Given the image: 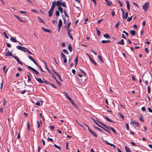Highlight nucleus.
Listing matches in <instances>:
<instances>
[{
	"mask_svg": "<svg viewBox=\"0 0 152 152\" xmlns=\"http://www.w3.org/2000/svg\"><path fill=\"white\" fill-rule=\"evenodd\" d=\"M106 3L107 4L108 6H110L112 5V3L111 1L108 0H105Z\"/></svg>",
	"mask_w": 152,
	"mask_h": 152,
	"instance_id": "17",
	"label": "nucleus"
},
{
	"mask_svg": "<svg viewBox=\"0 0 152 152\" xmlns=\"http://www.w3.org/2000/svg\"><path fill=\"white\" fill-rule=\"evenodd\" d=\"M43 102L42 101H39V102H37L36 104H42Z\"/></svg>",
	"mask_w": 152,
	"mask_h": 152,
	"instance_id": "41",
	"label": "nucleus"
},
{
	"mask_svg": "<svg viewBox=\"0 0 152 152\" xmlns=\"http://www.w3.org/2000/svg\"><path fill=\"white\" fill-rule=\"evenodd\" d=\"M100 128H101L102 129L104 130L105 131L107 132H108V133H110V132L109 131L108 129H107L104 128L103 126H102Z\"/></svg>",
	"mask_w": 152,
	"mask_h": 152,
	"instance_id": "25",
	"label": "nucleus"
},
{
	"mask_svg": "<svg viewBox=\"0 0 152 152\" xmlns=\"http://www.w3.org/2000/svg\"><path fill=\"white\" fill-rule=\"evenodd\" d=\"M130 32L132 35L133 36H135V32L134 30H131L130 31Z\"/></svg>",
	"mask_w": 152,
	"mask_h": 152,
	"instance_id": "27",
	"label": "nucleus"
},
{
	"mask_svg": "<svg viewBox=\"0 0 152 152\" xmlns=\"http://www.w3.org/2000/svg\"><path fill=\"white\" fill-rule=\"evenodd\" d=\"M63 19L64 20V24H66V21L65 18H63Z\"/></svg>",
	"mask_w": 152,
	"mask_h": 152,
	"instance_id": "60",
	"label": "nucleus"
},
{
	"mask_svg": "<svg viewBox=\"0 0 152 152\" xmlns=\"http://www.w3.org/2000/svg\"><path fill=\"white\" fill-rule=\"evenodd\" d=\"M119 21H118L117 23L115 25V28H116L117 29H118V27L119 26Z\"/></svg>",
	"mask_w": 152,
	"mask_h": 152,
	"instance_id": "40",
	"label": "nucleus"
},
{
	"mask_svg": "<svg viewBox=\"0 0 152 152\" xmlns=\"http://www.w3.org/2000/svg\"><path fill=\"white\" fill-rule=\"evenodd\" d=\"M44 64H45V66L46 68V69H47V70L48 71V72L50 74L51 73H52V72H51V71L49 69V68H48V67L47 66V64L46 63V62H45V61H44Z\"/></svg>",
	"mask_w": 152,
	"mask_h": 152,
	"instance_id": "10",
	"label": "nucleus"
},
{
	"mask_svg": "<svg viewBox=\"0 0 152 152\" xmlns=\"http://www.w3.org/2000/svg\"><path fill=\"white\" fill-rule=\"evenodd\" d=\"M53 11V10L50 9V10L48 11V13L49 14V17H50L52 15Z\"/></svg>",
	"mask_w": 152,
	"mask_h": 152,
	"instance_id": "16",
	"label": "nucleus"
},
{
	"mask_svg": "<svg viewBox=\"0 0 152 152\" xmlns=\"http://www.w3.org/2000/svg\"><path fill=\"white\" fill-rule=\"evenodd\" d=\"M13 57L15 59L17 60V61L18 63L20 64H21L22 65H23V63L19 59V58L16 56H13Z\"/></svg>",
	"mask_w": 152,
	"mask_h": 152,
	"instance_id": "8",
	"label": "nucleus"
},
{
	"mask_svg": "<svg viewBox=\"0 0 152 152\" xmlns=\"http://www.w3.org/2000/svg\"><path fill=\"white\" fill-rule=\"evenodd\" d=\"M35 78L36 80L40 83H44V81L42 80L41 78H37L35 77Z\"/></svg>",
	"mask_w": 152,
	"mask_h": 152,
	"instance_id": "11",
	"label": "nucleus"
},
{
	"mask_svg": "<svg viewBox=\"0 0 152 152\" xmlns=\"http://www.w3.org/2000/svg\"><path fill=\"white\" fill-rule=\"evenodd\" d=\"M78 56H77V57H76L75 60V64H77L78 62Z\"/></svg>",
	"mask_w": 152,
	"mask_h": 152,
	"instance_id": "36",
	"label": "nucleus"
},
{
	"mask_svg": "<svg viewBox=\"0 0 152 152\" xmlns=\"http://www.w3.org/2000/svg\"><path fill=\"white\" fill-rule=\"evenodd\" d=\"M147 89H148V93L149 94L151 92V89L150 88V86H149L147 87Z\"/></svg>",
	"mask_w": 152,
	"mask_h": 152,
	"instance_id": "51",
	"label": "nucleus"
},
{
	"mask_svg": "<svg viewBox=\"0 0 152 152\" xmlns=\"http://www.w3.org/2000/svg\"><path fill=\"white\" fill-rule=\"evenodd\" d=\"M126 3L127 5V9L129 10H130V4L129 1H128L127 0L126 1Z\"/></svg>",
	"mask_w": 152,
	"mask_h": 152,
	"instance_id": "19",
	"label": "nucleus"
},
{
	"mask_svg": "<svg viewBox=\"0 0 152 152\" xmlns=\"http://www.w3.org/2000/svg\"><path fill=\"white\" fill-rule=\"evenodd\" d=\"M149 6V3L148 2H146L143 4L142 6V9L145 12H146Z\"/></svg>",
	"mask_w": 152,
	"mask_h": 152,
	"instance_id": "4",
	"label": "nucleus"
},
{
	"mask_svg": "<svg viewBox=\"0 0 152 152\" xmlns=\"http://www.w3.org/2000/svg\"><path fill=\"white\" fill-rule=\"evenodd\" d=\"M98 58L99 59V60L103 63L104 62V61L102 60V58H101V56L100 55H99L98 56Z\"/></svg>",
	"mask_w": 152,
	"mask_h": 152,
	"instance_id": "47",
	"label": "nucleus"
},
{
	"mask_svg": "<svg viewBox=\"0 0 152 152\" xmlns=\"http://www.w3.org/2000/svg\"><path fill=\"white\" fill-rule=\"evenodd\" d=\"M50 128L51 130H53L55 129V127L54 126H52L50 127Z\"/></svg>",
	"mask_w": 152,
	"mask_h": 152,
	"instance_id": "55",
	"label": "nucleus"
},
{
	"mask_svg": "<svg viewBox=\"0 0 152 152\" xmlns=\"http://www.w3.org/2000/svg\"><path fill=\"white\" fill-rule=\"evenodd\" d=\"M12 55V53L10 51H7L5 54V56H11Z\"/></svg>",
	"mask_w": 152,
	"mask_h": 152,
	"instance_id": "13",
	"label": "nucleus"
},
{
	"mask_svg": "<svg viewBox=\"0 0 152 152\" xmlns=\"http://www.w3.org/2000/svg\"><path fill=\"white\" fill-rule=\"evenodd\" d=\"M28 56V58L31 60L32 61L34 59L33 58V57L31 56Z\"/></svg>",
	"mask_w": 152,
	"mask_h": 152,
	"instance_id": "64",
	"label": "nucleus"
},
{
	"mask_svg": "<svg viewBox=\"0 0 152 152\" xmlns=\"http://www.w3.org/2000/svg\"><path fill=\"white\" fill-rule=\"evenodd\" d=\"M104 37L108 39H110V37L107 34H106L104 35Z\"/></svg>",
	"mask_w": 152,
	"mask_h": 152,
	"instance_id": "26",
	"label": "nucleus"
},
{
	"mask_svg": "<svg viewBox=\"0 0 152 152\" xmlns=\"http://www.w3.org/2000/svg\"><path fill=\"white\" fill-rule=\"evenodd\" d=\"M26 91V90H24L23 91H20V93L22 94H24L25 92Z\"/></svg>",
	"mask_w": 152,
	"mask_h": 152,
	"instance_id": "62",
	"label": "nucleus"
},
{
	"mask_svg": "<svg viewBox=\"0 0 152 152\" xmlns=\"http://www.w3.org/2000/svg\"><path fill=\"white\" fill-rule=\"evenodd\" d=\"M58 10L60 12L62 13L63 12V9L62 8L61 6H58Z\"/></svg>",
	"mask_w": 152,
	"mask_h": 152,
	"instance_id": "33",
	"label": "nucleus"
},
{
	"mask_svg": "<svg viewBox=\"0 0 152 152\" xmlns=\"http://www.w3.org/2000/svg\"><path fill=\"white\" fill-rule=\"evenodd\" d=\"M68 35L72 40H73V37L71 34L70 32H68Z\"/></svg>",
	"mask_w": 152,
	"mask_h": 152,
	"instance_id": "39",
	"label": "nucleus"
},
{
	"mask_svg": "<svg viewBox=\"0 0 152 152\" xmlns=\"http://www.w3.org/2000/svg\"><path fill=\"white\" fill-rule=\"evenodd\" d=\"M91 119L93 120V121L98 126L100 127H101L102 126L99 124L94 118H91Z\"/></svg>",
	"mask_w": 152,
	"mask_h": 152,
	"instance_id": "24",
	"label": "nucleus"
},
{
	"mask_svg": "<svg viewBox=\"0 0 152 152\" xmlns=\"http://www.w3.org/2000/svg\"><path fill=\"white\" fill-rule=\"evenodd\" d=\"M62 20L61 19H60L58 21V31L59 32L60 31V29L61 28V27L62 26Z\"/></svg>",
	"mask_w": 152,
	"mask_h": 152,
	"instance_id": "7",
	"label": "nucleus"
},
{
	"mask_svg": "<svg viewBox=\"0 0 152 152\" xmlns=\"http://www.w3.org/2000/svg\"><path fill=\"white\" fill-rule=\"evenodd\" d=\"M38 18L39 20V21L41 23H45V22L41 18L39 17H38Z\"/></svg>",
	"mask_w": 152,
	"mask_h": 152,
	"instance_id": "45",
	"label": "nucleus"
},
{
	"mask_svg": "<svg viewBox=\"0 0 152 152\" xmlns=\"http://www.w3.org/2000/svg\"><path fill=\"white\" fill-rule=\"evenodd\" d=\"M108 145H110L111 146H112V147H113V148H115V145H114V144H111V143H108Z\"/></svg>",
	"mask_w": 152,
	"mask_h": 152,
	"instance_id": "53",
	"label": "nucleus"
},
{
	"mask_svg": "<svg viewBox=\"0 0 152 152\" xmlns=\"http://www.w3.org/2000/svg\"><path fill=\"white\" fill-rule=\"evenodd\" d=\"M14 16L16 17L17 18H18L19 20L22 23H25L26 22V21L25 20H23L21 19L19 16L15 15Z\"/></svg>",
	"mask_w": 152,
	"mask_h": 152,
	"instance_id": "12",
	"label": "nucleus"
},
{
	"mask_svg": "<svg viewBox=\"0 0 152 152\" xmlns=\"http://www.w3.org/2000/svg\"><path fill=\"white\" fill-rule=\"evenodd\" d=\"M92 1H93L94 3V7H96V0H91Z\"/></svg>",
	"mask_w": 152,
	"mask_h": 152,
	"instance_id": "54",
	"label": "nucleus"
},
{
	"mask_svg": "<svg viewBox=\"0 0 152 152\" xmlns=\"http://www.w3.org/2000/svg\"><path fill=\"white\" fill-rule=\"evenodd\" d=\"M27 128L28 129L29 131V130H30V124H29V122H28L27 123Z\"/></svg>",
	"mask_w": 152,
	"mask_h": 152,
	"instance_id": "48",
	"label": "nucleus"
},
{
	"mask_svg": "<svg viewBox=\"0 0 152 152\" xmlns=\"http://www.w3.org/2000/svg\"><path fill=\"white\" fill-rule=\"evenodd\" d=\"M64 94L65 96L66 97V98H67L68 97H69V95H68L67 92H64Z\"/></svg>",
	"mask_w": 152,
	"mask_h": 152,
	"instance_id": "52",
	"label": "nucleus"
},
{
	"mask_svg": "<svg viewBox=\"0 0 152 152\" xmlns=\"http://www.w3.org/2000/svg\"><path fill=\"white\" fill-rule=\"evenodd\" d=\"M98 121L100 124H101V125H103V126H104L107 129H111L114 134H117L116 131L114 129H113V128H112L111 127H108L105 124H103L102 123L100 122H99V121Z\"/></svg>",
	"mask_w": 152,
	"mask_h": 152,
	"instance_id": "3",
	"label": "nucleus"
},
{
	"mask_svg": "<svg viewBox=\"0 0 152 152\" xmlns=\"http://www.w3.org/2000/svg\"><path fill=\"white\" fill-rule=\"evenodd\" d=\"M96 31L98 34V35L99 36L100 35V31L98 30L97 28H96Z\"/></svg>",
	"mask_w": 152,
	"mask_h": 152,
	"instance_id": "46",
	"label": "nucleus"
},
{
	"mask_svg": "<svg viewBox=\"0 0 152 152\" xmlns=\"http://www.w3.org/2000/svg\"><path fill=\"white\" fill-rule=\"evenodd\" d=\"M42 29L43 30V31H44L45 32H50V30H48L47 29H46V28H45L44 27H42Z\"/></svg>",
	"mask_w": 152,
	"mask_h": 152,
	"instance_id": "23",
	"label": "nucleus"
},
{
	"mask_svg": "<svg viewBox=\"0 0 152 152\" xmlns=\"http://www.w3.org/2000/svg\"><path fill=\"white\" fill-rule=\"evenodd\" d=\"M110 42V41L109 40H102L101 42L102 43H105L107 42Z\"/></svg>",
	"mask_w": 152,
	"mask_h": 152,
	"instance_id": "34",
	"label": "nucleus"
},
{
	"mask_svg": "<svg viewBox=\"0 0 152 152\" xmlns=\"http://www.w3.org/2000/svg\"><path fill=\"white\" fill-rule=\"evenodd\" d=\"M117 2L119 4L121 7H122V3L119 0H117Z\"/></svg>",
	"mask_w": 152,
	"mask_h": 152,
	"instance_id": "38",
	"label": "nucleus"
},
{
	"mask_svg": "<svg viewBox=\"0 0 152 152\" xmlns=\"http://www.w3.org/2000/svg\"><path fill=\"white\" fill-rule=\"evenodd\" d=\"M119 115L120 116L121 118L123 120H124L125 119V118H124V115L121 114L120 113H119Z\"/></svg>",
	"mask_w": 152,
	"mask_h": 152,
	"instance_id": "29",
	"label": "nucleus"
},
{
	"mask_svg": "<svg viewBox=\"0 0 152 152\" xmlns=\"http://www.w3.org/2000/svg\"><path fill=\"white\" fill-rule=\"evenodd\" d=\"M89 131L91 133V134L94 135L95 137H97L98 135L96 132L94 131H92L91 129H89Z\"/></svg>",
	"mask_w": 152,
	"mask_h": 152,
	"instance_id": "9",
	"label": "nucleus"
},
{
	"mask_svg": "<svg viewBox=\"0 0 152 152\" xmlns=\"http://www.w3.org/2000/svg\"><path fill=\"white\" fill-rule=\"evenodd\" d=\"M37 66L41 70L42 72H44V71L42 69L41 66L39 65H38Z\"/></svg>",
	"mask_w": 152,
	"mask_h": 152,
	"instance_id": "58",
	"label": "nucleus"
},
{
	"mask_svg": "<svg viewBox=\"0 0 152 152\" xmlns=\"http://www.w3.org/2000/svg\"><path fill=\"white\" fill-rule=\"evenodd\" d=\"M61 57L63 58H65L66 57L65 55L63 53L61 52Z\"/></svg>",
	"mask_w": 152,
	"mask_h": 152,
	"instance_id": "44",
	"label": "nucleus"
},
{
	"mask_svg": "<svg viewBox=\"0 0 152 152\" xmlns=\"http://www.w3.org/2000/svg\"><path fill=\"white\" fill-rule=\"evenodd\" d=\"M139 119L142 122H143L144 121V120L142 118V116L140 115V116Z\"/></svg>",
	"mask_w": 152,
	"mask_h": 152,
	"instance_id": "37",
	"label": "nucleus"
},
{
	"mask_svg": "<svg viewBox=\"0 0 152 152\" xmlns=\"http://www.w3.org/2000/svg\"><path fill=\"white\" fill-rule=\"evenodd\" d=\"M54 146H55L56 148H57L58 149H59L60 150H61V148H60L59 146H58L56 144H54Z\"/></svg>",
	"mask_w": 152,
	"mask_h": 152,
	"instance_id": "42",
	"label": "nucleus"
},
{
	"mask_svg": "<svg viewBox=\"0 0 152 152\" xmlns=\"http://www.w3.org/2000/svg\"><path fill=\"white\" fill-rule=\"evenodd\" d=\"M27 67L30 70L32 71L33 72H34V73H35L37 75H39V73L35 69H34V68L31 67V66H27Z\"/></svg>",
	"mask_w": 152,
	"mask_h": 152,
	"instance_id": "5",
	"label": "nucleus"
},
{
	"mask_svg": "<svg viewBox=\"0 0 152 152\" xmlns=\"http://www.w3.org/2000/svg\"><path fill=\"white\" fill-rule=\"evenodd\" d=\"M79 70L80 71L81 73H83L85 75H86V73L83 70L81 69H79Z\"/></svg>",
	"mask_w": 152,
	"mask_h": 152,
	"instance_id": "50",
	"label": "nucleus"
},
{
	"mask_svg": "<svg viewBox=\"0 0 152 152\" xmlns=\"http://www.w3.org/2000/svg\"><path fill=\"white\" fill-rule=\"evenodd\" d=\"M50 74H52V77L56 80V79H57L56 78V76L54 75V74L52 73H51Z\"/></svg>",
	"mask_w": 152,
	"mask_h": 152,
	"instance_id": "43",
	"label": "nucleus"
},
{
	"mask_svg": "<svg viewBox=\"0 0 152 152\" xmlns=\"http://www.w3.org/2000/svg\"><path fill=\"white\" fill-rule=\"evenodd\" d=\"M67 98L70 102L72 104H74V102L73 100L69 96Z\"/></svg>",
	"mask_w": 152,
	"mask_h": 152,
	"instance_id": "20",
	"label": "nucleus"
},
{
	"mask_svg": "<svg viewBox=\"0 0 152 152\" xmlns=\"http://www.w3.org/2000/svg\"><path fill=\"white\" fill-rule=\"evenodd\" d=\"M10 40L12 42H17V41L16 39L14 37H11L10 38Z\"/></svg>",
	"mask_w": 152,
	"mask_h": 152,
	"instance_id": "22",
	"label": "nucleus"
},
{
	"mask_svg": "<svg viewBox=\"0 0 152 152\" xmlns=\"http://www.w3.org/2000/svg\"><path fill=\"white\" fill-rule=\"evenodd\" d=\"M56 5L57 6H61L63 7H66V4L65 2H62L61 0H60L56 2Z\"/></svg>",
	"mask_w": 152,
	"mask_h": 152,
	"instance_id": "2",
	"label": "nucleus"
},
{
	"mask_svg": "<svg viewBox=\"0 0 152 152\" xmlns=\"http://www.w3.org/2000/svg\"><path fill=\"white\" fill-rule=\"evenodd\" d=\"M125 147L126 152H131L129 148H128L126 146H125Z\"/></svg>",
	"mask_w": 152,
	"mask_h": 152,
	"instance_id": "30",
	"label": "nucleus"
},
{
	"mask_svg": "<svg viewBox=\"0 0 152 152\" xmlns=\"http://www.w3.org/2000/svg\"><path fill=\"white\" fill-rule=\"evenodd\" d=\"M16 48L18 49L21 50V51H23L24 52H26L27 53H28L31 54H32V53L30 51H29L28 49H27L26 48L20 46H16Z\"/></svg>",
	"mask_w": 152,
	"mask_h": 152,
	"instance_id": "1",
	"label": "nucleus"
},
{
	"mask_svg": "<svg viewBox=\"0 0 152 152\" xmlns=\"http://www.w3.org/2000/svg\"><path fill=\"white\" fill-rule=\"evenodd\" d=\"M122 15V18L123 19H124V18L126 19L127 18L128 16V14L127 12H126V14H123Z\"/></svg>",
	"mask_w": 152,
	"mask_h": 152,
	"instance_id": "18",
	"label": "nucleus"
},
{
	"mask_svg": "<svg viewBox=\"0 0 152 152\" xmlns=\"http://www.w3.org/2000/svg\"><path fill=\"white\" fill-rule=\"evenodd\" d=\"M132 16H131L130 17L128 18L127 20V21L128 22L130 21L132 19Z\"/></svg>",
	"mask_w": 152,
	"mask_h": 152,
	"instance_id": "59",
	"label": "nucleus"
},
{
	"mask_svg": "<svg viewBox=\"0 0 152 152\" xmlns=\"http://www.w3.org/2000/svg\"><path fill=\"white\" fill-rule=\"evenodd\" d=\"M6 66H3V70L5 72V74L6 75V73H7V70L8 69H7L6 70H5V69H6Z\"/></svg>",
	"mask_w": 152,
	"mask_h": 152,
	"instance_id": "31",
	"label": "nucleus"
},
{
	"mask_svg": "<svg viewBox=\"0 0 152 152\" xmlns=\"http://www.w3.org/2000/svg\"><path fill=\"white\" fill-rule=\"evenodd\" d=\"M105 118L107 119V120L109 121L110 122H111L112 123H114V121H113L111 120V119H110L108 117L106 116H105Z\"/></svg>",
	"mask_w": 152,
	"mask_h": 152,
	"instance_id": "28",
	"label": "nucleus"
},
{
	"mask_svg": "<svg viewBox=\"0 0 152 152\" xmlns=\"http://www.w3.org/2000/svg\"><path fill=\"white\" fill-rule=\"evenodd\" d=\"M47 140L49 141L50 142H53V140L51 138H48L47 139Z\"/></svg>",
	"mask_w": 152,
	"mask_h": 152,
	"instance_id": "61",
	"label": "nucleus"
},
{
	"mask_svg": "<svg viewBox=\"0 0 152 152\" xmlns=\"http://www.w3.org/2000/svg\"><path fill=\"white\" fill-rule=\"evenodd\" d=\"M3 34H4V35L6 38H7V39H9V37L7 36L6 33L5 32L3 33Z\"/></svg>",
	"mask_w": 152,
	"mask_h": 152,
	"instance_id": "57",
	"label": "nucleus"
},
{
	"mask_svg": "<svg viewBox=\"0 0 152 152\" xmlns=\"http://www.w3.org/2000/svg\"><path fill=\"white\" fill-rule=\"evenodd\" d=\"M52 71L54 72V73L58 77L59 80L61 82H62V78L60 75L58 73H57L56 71H55L54 70L52 69Z\"/></svg>",
	"mask_w": 152,
	"mask_h": 152,
	"instance_id": "6",
	"label": "nucleus"
},
{
	"mask_svg": "<svg viewBox=\"0 0 152 152\" xmlns=\"http://www.w3.org/2000/svg\"><path fill=\"white\" fill-rule=\"evenodd\" d=\"M56 1H54L53 2L51 8H50L52 10H54V9L56 6Z\"/></svg>",
	"mask_w": 152,
	"mask_h": 152,
	"instance_id": "14",
	"label": "nucleus"
},
{
	"mask_svg": "<svg viewBox=\"0 0 152 152\" xmlns=\"http://www.w3.org/2000/svg\"><path fill=\"white\" fill-rule=\"evenodd\" d=\"M117 44H120L121 45H124V40L123 39H121V41L119 42H117Z\"/></svg>",
	"mask_w": 152,
	"mask_h": 152,
	"instance_id": "21",
	"label": "nucleus"
},
{
	"mask_svg": "<svg viewBox=\"0 0 152 152\" xmlns=\"http://www.w3.org/2000/svg\"><path fill=\"white\" fill-rule=\"evenodd\" d=\"M63 52L66 54L68 55L69 54V52H68L67 50L66 49H63Z\"/></svg>",
	"mask_w": 152,
	"mask_h": 152,
	"instance_id": "35",
	"label": "nucleus"
},
{
	"mask_svg": "<svg viewBox=\"0 0 152 152\" xmlns=\"http://www.w3.org/2000/svg\"><path fill=\"white\" fill-rule=\"evenodd\" d=\"M94 127L95 129L99 130L101 132H103V131L101 129H100V128H99L98 127H97L95 126H94Z\"/></svg>",
	"mask_w": 152,
	"mask_h": 152,
	"instance_id": "49",
	"label": "nucleus"
},
{
	"mask_svg": "<svg viewBox=\"0 0 152 152\" xmlns=\"http://www.w3.org/2000/svg\"><path fill=\"white\" fill-rule=\"evenodd\" d=\"M68 49L69 51L71 52L72 50V48L70 44H69L68 46Z\"/></svg>",
	"mask_w": 152,
	"mask_h": 152,
	"instance_id": "32",
	"label": "nucleus"
},
{
	"mask_svg": "<svg viewBox=\"0 0 152 152\" xmlns=\"http://www.w3.org/2000/svg\"><path fill=\"white\" fill-rule=\"evenodd\" d=\"M7 46L9 48H11V45L8 43H7Z\"/></svg>",
	"mask_w": 152,
	"mask_h": 152,
	"instance_id": "63",
	"label": "nucleus"
},
{
	"mask_svg": "<svg viewBox=\"0 0 152 152\" xmlns=\"http://www.w3.org/2000/svg\"><path fill=\"white\" fill-rule=\"evenodd\" d=\"M87 55L88 56L89 58H90L91 61L92 63H93L96 66L97 65V63L94 62L93 60L91 58V56H89V55L87 53Z\"/></svg>",
	"mask_w": 152,
	"mask_h": 152,
	"instance_id": "15",
	"label": "nucleus"
},
{
	"mask_svg": "<svg viewBox=\"0 0 152 152\" xmlns=\"http://www.w3.org/2000/svg\"><path fill=\"white\" fill-rule=\"evenodd\" d=\"M56 15L57 16H59L60 15L59 12L58 11H56Z\"/></svg>",
	"mask_w": 152,
	"mask_h": 152,
	"instance_id": "56",
	"label": "nucleus"
}]
</instances>
